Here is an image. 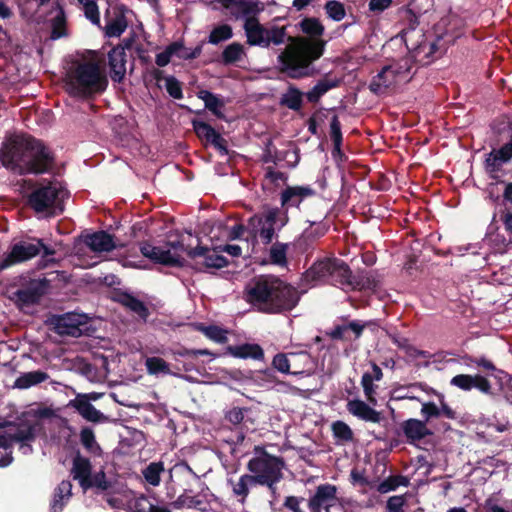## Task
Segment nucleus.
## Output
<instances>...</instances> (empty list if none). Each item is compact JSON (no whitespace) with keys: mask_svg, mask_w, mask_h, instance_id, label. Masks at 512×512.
I'll return each instance as SVG.
<instances>
[{"mask_svg":"<svg viewBox=\"0 0 512 512\" xmlns=\"http://www.w3.org/2000/svg\"><path fill=\"white\" fill-rule=\"evenodd\" d=\"M179 49H177L174 56L183 60L196 59L201 55L202 46L198 45L194 49L186 48L183 43L178 41Z\"/></svg>","mask_w":512,"mask_h":512,"instance_id":"obj_56","label":"nucleus"},{"mask_svg":"<svg viewBox=\"0 0 512 512\" xmlns=\"http://www.w3.org/2000/svg\"><path fill=\"white\" fill-rule=\"evenodd\" d=\"M83 5L84 14L93 24L100 23L99 8L95 0H78Z\"/></svg>","mask_w":512,"mask_h":512,"instance_id":"obj_53","label":"nucleus"},{"mask_svg":"<svg viewBox=\"0 0 512 512\" xmlns=\"http://www.w3.org/2000/svg\"><path fill=\"white\" fill-rule=\"evenodd\" d=\"M330 138L333 142L332 155L335 157L337 154H341V146L343 141L341 122L337 115H334L330 120Z\"/></svg>","mask_w":512,"mask_h":512,"instance_id":"obj_39","label":"nucleus"},{"mask_svg":"<svg viewBox=\"0 0 512 512\" xmlns=\"http://www.w3.org/2000/svg\"><path fill=\"white\" fill-rule=\"evenodd\" d=\"M333 435L336 439L348 442L353 439L351 428L343 421H336L332 424Z\"/></svg>","mask_w":512,"mask_h":512,"instance_id":"obj_51","label":"nucleus"},{"mask_svg":"<svg viewBox=\"0 0 512 512\" xmlns=\"http://www.w3.org/2000/svg\"><path fill=\"white\" fill-rule=\"evenodd\" d=\"M96 398V394L77 395L75 399L70 401L69 405L74 407L81 416H104L90 403L91 399Z\"/></svg>","mask_w":512,"mask_h":512,"instance_id":"obj_32","label":"nucleus"},{"mask_svg":"<svg viewBox=\"0 0 512 512\" xmlns=\"http://www.w3.org/2000/svg\"><path fill=\"white\" fill-rule=\"evenodd\" d=\"M347 409L353 416H379L378 412L364 401L358 399L348 401Z\"/></svg>","mask_w":512,"mask_h":512,"instance_id":"obj_44","label":"nucleus"},{"mask_svg":"<svg viewBox=\"0 0 512 512\" xmlns=\"http://www.w3.org/2000/svg\"><path fill=\"white\" fill-rule=\"evenodd\" d=\"M165 88L173 99L179 100L183 98L182 83L176 77L172 75L165 77Z\"/></svg>","mask_w":512,"mask_h":512,"instance_id":"obj_52","label":"nucleus"},{"mask_svg":"<svg viewBox=\"0 0 512 512\" xmlns=\"http://www.w3.org/2000/svg\"><path fill=\"white\" fill-rule=\"evenodd\" d=\"M325 12L334 21H341L346 16L345 6L337 0H329L324 5Z\"/></svg>","mask_w":512,"mask_h":512,"instance_id":"obj_46","label":"nucleus"},{"mask_svg":"<svg viewBox=\"0 0 512 512\" xmlns=\"http://www.w3.org/2000/svg\"><path fill=\"white\" fill-rule=\"evenodd\" d=\"M80 440L82 445L89 451H93L94 447L97 446L94 432L90 428L86 427L81 430Z\"/></svg>","mask_w":512,"mask_h":512,"instance_id":"obj_61","label":"nucleus"},{"mask_svg":"<svg viewBox=\"0 0 512 512\" xmlns=\"http://www.w3.org/2000/svg\"><path fill=\"white\" fill-rule=\"evenodd\" d=\"M51 38L59 39L67 35L66 30V16L63 9L57 13V15L51 21Z\"/></svg>","mask_w":512,"mask_h":512,"instance_id":"obj_45","label":"nucleus"},{"mask_svg":"<svg viewBox=\"0 0 512 512\" xmlns=\"http://www.w3.org/2000/svg\"><path fill=\"white\" fill-rule=\"evenodd\" d=\"M316 195V191L310 186H287L280 194L281 207L284 209V217L281 222L280 228L288 222L287 211L292 207H299L300 204L307 198Z\"/></svg>","mask_w":512,"mask_h":512,"instance_id":"obj_17","label":"nucleus"},{"mask_svg":"<svg viewBox=\"0 0 512 512\" xmlns=\"http://www.w3.org/2000/svg\"><path fill=\"white\" fill-rule=\"evenodd\" d=\"M201 503L196 497L188 496L186 494L180 495L175 501L171 502V506L174 509L192 508L196 507Z\"/></svg>","mask_w":512,"mask_h":512,"instance_id":"obj_58","label":"nucleus"},{"mask_svg":"<svg viewBox=\"0 0 512 512\" xmlns=\"http://www.w3.org/2000/svg\"><path fill=\"white\" fill-rule=\"evenodd\" d=\"M193 129L201 140H205L206 142H210L217 131L208 123L200 120L192 121Z\"/></svg>","mask_w":512,"mask_h":512,"instance_id":"obj_50","label":"nucleus"},{"mask_svg":"<svg viewBox=\"0 0 512 512\" xmlns=\"http://www.w3.org/2000/svg\"><path fill=\"white\" fill-rule=\"evenodd\" d=\"M341 80L338 78H329L325 76L320 79L315 86L312 87L305 96L310 103H318L321 97L329 90L340 86Z\"/></svg>","mask_w":512,"mask_h":512,"instance_id":"obj_27","label":"nucleus"},{"mask_svg":"<svg viewBox=\"0 0 512 512\" xmlns=\"http://www.w3.org/2000/svg\"><path fill=\"white\" fill-rule=\"evenodd\" d=\"M227 484L231 487L233 496L243 505L247 500L250 489L259 483L251 473H245L238 479L228 478Z\"/></svg>","mask_w":512,"mask_h":512,"instance_id":"obj_23","label":"nucleus"},{"mask_svg":"<svg viewBox=\"0 0 512 512\" xmlns=\"http://www.w3.org/2000/svg\"><path fill=\"white\" fill-rule=\"evenodd\" d=\"M177 49H179L178 41L172 42L169 44L164 51L158 53L156 55L155 62L159 67H164L169 64L171 58L176 53Z\"/></svg>","mask_w":512,"mask_h":512,"instance_id":"obj_54","label":"nucleus"},{"mask_svg":"<svg viewBox=\"0 0 512 512\" xmlns=\"http://www.w3.org/2000/svg\"><path fill=\"white\" fill-rule=\"evenodd\" d=\"M205 336L220 344H224L228 340L226 336V331L216 325H209L205 329Z\"/></svg>","mask_w":512,"mask_h":512,"instance_id":"obj_57","label":"nucleus"},{"mask_svg":"<svg viewBox=\"0 0 512 512\" xmlns=\"http://www.w3.org/2000/svg\"><path fill=\"white\" fill-rule=\"evenodd\" d=\"M49 378V375L41 370L30 371L21 374L14 383V387L19 389H28L32 386L40 384L46 381Z\"/></svg>","mask_w":512,"mask_h":512,"instance_id":"obj_34","label":"nucleus"},{"mask_svg":"<svg viewBox=\"0 0 512 512\" xmlns=\"http://www.w3.org/2000/svg\"><path fill=\"white\" fill-rule=\"evenodd\" d=\"M126 27V19L123 15H120L107 22L105 33L108 37H119L125 31Z\"/></svg>","mask_w":512,"mask_h":512,"instance_id":"obj_48","label":"nucleus"},{"mask_svg":"<svg viewBox=\"0 0 512 512\" xmlns=\"http://www.w3.org/2000/svg\"><path fill=\"white\" fill-rule=\"evenodd\" d=\"M280 214V208L264 206L261 213L248 219L247 228L254 237L258 235L263 244H270L275 236V225L283 220L279 218Z\"/></svg>","mask_w":512,"mask_h":512,"instance_id":"obj_12","label":"nucleus"},{"mask_svg":"<svg viewBox=\"0 0 512 512\" xmlns=\"http://www.w3.org/2000/svg\"><path fill=\"white\" fill-rule=\"evenodd\" d=\"M214 1L220 3L223 8L230 10L233 17H246L244 29L249 45L269 48L271 45L279 46L285 43L286 26L264 27L259 23L256 16L264 10V3L258 0Z\"/></svg>","mask_w":512,"mask_h":512,"instance_id":"obj_4","label":"nucleus"},{"mask_svg":"<svg viewBox=\"0 0 512 512\" xmlns=\"http://www.w3.org/2000/svg\"><path fill=\"white\" fill-rule=\"evenodd\" d=\"M500 220L503 223L505 232L509 236L510 241L512 242V211L504 210L500 214Z\"/></svg>","mask_w":512,"mask_h":512,"instance_id":"obj_63","label":"nucleus"},{"mask_svg":"<svg viewBox=\"0 0 512 512\" xmlns=\"http://www.w3.org/2000/svg\"><path fill=\"white\" fill-rule=\"evenodd\" d=\"M350 290H375L377 287V282L374 277L368 272H361L358 274H353L351 281Z\"/></svg>","mask_w":512,"mask_h":512,"instance_id":"obj_38","label":"nucleus"},{"mask_svg":"<svg viewBox=\"0 0 512 512\" xmlns=\"http://www.w3.org/2000/svg\"><path fill=\"white\" fill-rule=\"evenodd\" d=\"M410 484L409 478L403 475H391L388 478L381 481L376 490L381 494H386L391 491H395L398 487H407Z\"/></svg>","mask_w":512,"mask_h":512,"instance_id":"obj_37","label":"nucleus"},{"mask_svg":"<svg viewBox=\"0 0 512 512\" xmlns=\"http://www.w3.org/2000/svg\"><path fill=\"white\" fill-rule=\"evenodd\" d=\"M64 83L69 95L91 99L106 90L108 79L98 62L82 61L69 68Z\"/></svg>","mask_w":512,"mask_h":512,"instance_id":"obj_5","label":"nucleus"},{"mask_svg":"<svg viewBox=\"0 0 512 512\" xmlns=\"http://www.w3.org/2000/svg\"><path fill=\"white\" fill-rule=\"evenodd\" d=\"M72 484L69 480H63L55 488L53 499L50 503V512H61L72 496Z\"/></svg>","mask_w":512,"mask_h":512,"instance_id":"obj_29","label":"nucleus"},{"mask_svg":"<svg viewBox=\"0 0 512 512\" xmlns=\"http://www.w3.org/2000/svg\"><path fill=\"white\" fill-rule=\"evenodd\" d=\"M430 418H425V421L418 420L416 418H408L401 425L406 442L409 444H416L417 442L424 439L426 436L431 435L432 432L426 425V421Z\"/></svg>","mask_w":512,"mask_h":512,"instance_id":"obj_22","label":"nucleus"},{"mask_svg":"<svg viewBox=\"0 0 512 512\" xmlns=\"http://www.w3.org/2000/svg\"><path fill=\"white\" fill-rule=\"evenodd\" d=\"M245 55L244 47L239 42H233L227 45L221 53L219 61L225 65H234Z\"/></svg>","mask_w":512,"mask_h":512,"instance_id":"obj_35","label":"nucleus"},{"mask_svg":"<svg viewBox=\"0 0 512 512\" xmlns=\"http://www.w3.org/2000/svg\"><path fill=\"white\" fill-rule=\"evenodd\" d=\"M84 243L93 252H110L116 248L113 236L103 230L87 235Z\"/></svg>","mask_w":512,"mask_h":512,"instance_id":"obj_25","label":"nucleus"},{"mask_svg":"<svg viewBox=\"0 0 512 512\" xmlns=\"http://www.w3.org/2000/svg\"><path fill=\"white\" fill-rule=\"evenodd\" d=\"M298 26L306 36H290L288 45L278 55L280 71L291 79H302L314 74L313 63L320 59L327 41L322 39L325 27L318 18L304 17Z\"/></svg>","mask_w":512,"mask_h":512,"instance_id":"obj_1","label":"nucleus"},{"mask_svg":"<svg viewBox=\"0 0 512 512\" xmlns=\"http://www.w3.org/2000/svg\"><path fill=\"white\" fill-rule=\"evenodd\" d=\"M145 366L148 374L150 375H172L169 364L160 357H148L145 361Z\"/></svg>","mask_w":512,"mask_h":512,"instance_id":"obj_42","label":"nucleus"},{"mask_svg":"<svg viewBox=\"0 0 512 512\" xmlns=\"http://www.w3.org/2000/svg\"><path fill=\"white\" fill-rule=\"evenodd\" d=\"M285 461L282 457L272 455L263 446H255L253 456L247 463L248 471L259 484H272L276 478H283Z\"/></svg>","mask_w":512,"mask_h":512,"instance_id":"obj_8","label":"nucleus"},{"mask_svg":"<svg viewBox=\"0 0 512 512\" xmlns=\"http://www.w3.org/2000/svg\"><path fill=\"white\" fill-rule=\"evenodd\" d=\"M227 353L235 358L261 360L264 357V351L258 344L245 343L237 346H228Z\"/></svg>","mask_w":512,"mask_h":512,"instance_id":"obj_28","label":"nucleus"},{"mask_svg":"<svg viewBox=\"0 0 512 512\" xmlns=\"http://www.w3.org/2000/svg\"><path fill=\"white\" fill-rule=\"evenodd\" d=\"M2 165L19 175L44 174L55 164L53 152L45 144L31 136L8 137L0 149Z\"/></svg>","mask_w":512,"mask_h":512,"instance_id":"obj_2","label":"nucleus"},{"mask_svg":"<svg viewBox=\"0 0 512 512\" xmlns=\"http://www.w3.org/2000/svg\"><path fill=\"white\" fill-rule=\"evenodd\" d=\"M303 500H304L303 498H299L296 496H288V497H286L283 505L285 508H287L288 510H291L292 512H304L300 508V503Z\"/></svg>","mask_w":512,"mask_h":512,"instance_id":"obj_64","label":"nucleus"},{"mask_svg":"<svg viewBox=\"0 0 512 512\" xmlns=\"http://www.w3.org/2000/svg\"><path fill=\"white\" fill-rule=\"evenodd\" d=\"M126 51L123 46H115L108 52L110 77L114 82H122L126 74Z\"/></svg>","mask_w":512,"mask_h":512,"instance_id":"obj_21","label":"nucleus"},{"mask_svg":"<svg viewBox=\"0 0 512 512\" xmlns=\"http://www.w3.org/2000/svg\"><path fill=\"white\" fill-rule=\"evenodd\" d=\"M164 471L163 462H151L143 470L142 474L147 483L158 486L161 481V473Z\"/></svg>","mask_w":512,"mask_h":512,"instance_id":"obj_40","label":"nucleus"},{"mask_svg":"<svg viewBox=\"0 0 512 512\" xmlns=\"http://www.w3.org/2000/svg\"><path fill=\"white\" fill-rule=\"evenodd\" d=\"M450 383L461 390L470 391L473 384H475V377L468 374H458L451 379Z\"/></svg>","mask_w":512,"mask_h":512,"instance_id":"obj_55","label":"nucleus"},{"mask_svg":"<svg viewBox=\"0 0 512 512\" xmlns=\"http://www.w3.org/2000/svg\"><path fill=\"white\" fill-rule=\"evenodd\" d=\"M304 95L298 87L290 84L287 91L281 95L279 104L282 107L298 112L302 109Z\"/></svg>","mask_w":512,"mask_h":512,"instance_id":"obj_30","label":"nucleus"},{"mask_svg":"<svg viewBox=\"0 0 512 512\" xmlns=\"http://www.w3.org/2000/svg\"><path fill=\"white\" fill-rule=\"evenodd\" d=\"M41 250H43L44 256L54 254V250L46 246L41 239H38L36 243L21 241L13 244L9 253L0 261V273L11 266L34 258Z\"/></svg>","mask_w":512,"mask_h":512,"instance_id":"obj_13","label":"nucleus"},{"mask_svg":"<svg viewBox=\"0 0 512 512\" xmlns=\"http://www.w3.org/2000/svg\"><path fill=\"white\" fill-rule=\"evenodd\" d=\"M288 245L281 242L274 243L270 248V261L275 265L287 263Z\"/></svg>","mask_w":512,"mask_h":512,"instance_id":"obj_49","label":"nucleus"},{"mask_svg":"<svg viewBox=\"0 0 512 512\" xmlns=\"http://www.w3.org/2000/svg\"><path fill=\"white\" fill-rule=\"evenodd\" d=\"M153 505L145 495H141L134 500L130 508L133 512H150Z\"/></svg>","mask_w":512,"mask_h":512,"instance_id":"obj_60","label":"nucleus"},{"mask_svg":"<svg viewBox=\"0 0 512 512\" xmlns=\"http://www.w3.org/2000/svg\"><path fill=\"white\" fill-rule=\"evenodd\" d=\"M392 0H370L368 7L373 13H381L392 5Z\"/></svg>","mask_w":512,"mask_h":512,"instance_id":"obj_62","label":"nucleus"},{"mask_svg":"<svg viewBox=\"0 0 512 512\" xmlns=\"http://www.w3.org/2000/svg\"><path fill=\"white\" fill-rule=\"evenodd\" d=\"M187 256L194 260V268L198 271L207 269H221L228 266L227 258L217 253L216 249L198 244L193 249H187Z\"/></svg>","mask_w":512,"mask_h":512,"instance_id":"obj_15","label":"nucleus"},{"mask_svg":"<svg viewBox=\"0 0 512 512\" xmlns=\"http://www.w3.org/2000/svg\"><path fill=\"white\" fill-rule=\"evenodd\" d=\"M233 37L232 27L228 24H221L214 27L209 36L208 42L213 45H218L221 42L227 41Z\"/></svg>","mask_w":512,"mask_h":512,"instance_id":"obj_43","label":"nucleus"},{"mask_svg":"<svg viewBox=\"0 0 512 512\" xmlns=\"http://www.w3.org/2000/svg\"><path fill=\"white\" fill-rule=\"evenodd\" d=\"M244 299L258 312L283 314L298 305L300 292L277 276L258 275L246 284Z\"/></svg>","mask_w":512,"mask_h":512,"instance_id":"obj_3","label":"nucleus"},{"mask_svg":"<svg viewBox=\"0 0 512 512\" xmlns=\"http://www.w3.org/2000/svg\"><path fill=\"white\" fill-rule=\"evenodd\" d=\"M304 276L307 282L330 284L350 290L353 273L346 262L332 257L314 262Z\"/></svg>","mask_w":512,"mask_h":512,"instance_id":"obj_6","label":"nucleus"},{"mask_svg":"<svg viewBox=\"0 0 512 512\" xmlns=\"http://www.w3.org/2000/svg\"><path fill=\"white\" fill-rule=\"evenodd\" d=\"M198 98L204 101L205 108L211 111L213 115L219 119H225V115L221 111L225 104L215 94L208 90H201L198 92Z\"/></svg>","mask_w":512,"mask_h":512,"instance_id":"obj_36","label":"nucleus"},{"mask_svg":"<svg viewBox=\"0 0 512 512\" xmlns=\"http://www.w3.org/2000/svg\"><path fill=\"white\" fill-rule=\"evenodd\" d=\"M342 324H337L326 335L332 340L338 341H351L352 339H359L363 334L366 324L361 323L359 320L348 321L347 318L342 319Z\"/></svg>","mask_w":512,"mask_h":512,"instance_id":"obj_19","label":"nucleus"},{"mask_svg":"<svg viewBox=\"0 0 512 512\" xmlns=\"http://www.w3.org/2000/svg\"><path fill=\"white\" fill-rule=\"evenodd\" d=\"M406 500L403 495L391 496L386 503L385 512H404Z\"/></svg>","mask_w":512,"mask_h":512,"instance_id":"obj_59","label":"nucleus"},{"mask_svg":"<svg viewBox=\"0 0 512 512\" xmlns=\"http://www.w3.org/2000/svg\"><path fill=\"white\" fill-rule=\"evenodd\" d=\"M169 248L164 249L162 247L154 246L151 243L145 241L140 244L141 254L151 260L153 263L161 264L168 267H183L184 259L176 254L171 253V249L181 250L187 254V249H193L194 247L185 246L182 241H169L167 242Z\"/></svg>","mask_w":512,"mask_h":512,"instance_id":"obj_11","label":"nucleus"},{"mask_svg":"<svg viewBox=\"0 0 512 512\" xmlns=\"http://www.w3.org/2000/svg\"><path fill=\"white\" fill-rule=\"evenodd\" d=\"M91 469V462L88 458L77 455L73 459V477L79 481L82 488L91 476Z\"/></svg>","mask_w":512,"mask_h":512,"instance_id":"obj_33","label":"nucleus"},{"mask_svg":"<svg viewBox=\"0 0 512 512\" xmlns=\"http://www.w3.org/2000/svg\"><path fill=\"white\" fill-rule=\"evenodd\" d=\"M49 286L50 282L46 278L32 279L27 285L18 289L14 295L21 304L33 305L47 293Z\"/></svg>","mask_w":512,"mask_h":512,"instance_id":"obj_18","label":"nucleus"},{"mask_svg":"<svg viewBox=\"0 0 512 512\" xmlns=\"http://www.w3.org/2000/svg\"><path fill=\"white\" fill-rule=\"evenodd\" d=\"M16 421L3 420L5 429L0 434V449H12L13 442L21 444V447L28 446L31 449L30 442H33L38 432L41 430V424L38 421H29L27 418H15Z\"/></svg>","mask_w":512,"mask_h":512,"instance_id":"obj_9","label":"nucleus"},{"mask_svg":"<svg viewBox=\"0 0 512 512\" xmlns=\"http://www.w3.org/2000/svg\"><path fill=\"white\" fill-rule=\"evenodd\" d=\"M121 303L143 319L149 316V310L144 302L131 294H123Z\"/></svg>","mask_w":512,"mask_h":512,"instance_id":"obj_41","label":"nucleus"},{"mask_svg":"<svg viewBox=\"0 0 512 512\" xmlns=\"http://www.w3.org/2000/svg\"><path fill=\"white\" fill-rule=\"evenodd\" d=\"M54 331L59 335L79 337L90 330V318L86 314L69 312L54 316Z\"/></svg>","mask_w":512,"mask_h":512,"instance_id":"obj_14","label":"nucleus"},{"mask_svg":"<svg viewBox=\"0 0 512 512\" xmlns=\"http://www.w3.org/2000/svg\"><path fill=\"white\" fill-rule=\"evenodd\" d=\"M397 77L390 65L384 66L381 71L375 75L369 84V89L376 95H382L396 83Z\"/></svg>","mask_w":512,"mask_h":512,"instance_id":"obj_24","label":"nucleus"},{"mask_svg":"<svg viewBox=\"0 0 512 512\" xmlns=\"http://www.w3.org/2000/svg\"><path fill=\"white\" fill-rule=\"evenodd\" d=\"M289 356L292 358L299 357L303 359L305 362H309V354L307 352H300V353H289ZM272 366L275 370L284 373V374H299L300 371H291L290 367V359L288 358V354L285 353H278L273 357L272 360Z\"/></svg>","mask_w":512,"mask_h":512,"instance_id":"obj_31","label":"nucleus"},{"mask_svg":"<svg viewBox=\"0 0 512 512\" xmlns=\"http://www.w3.org/2000/svg\"><path fill=\"white\" fill-rule=\"evenodd\" d=\"M405 44L409 50L408 54L390 65L397 78L405 77L410 74L412 67L418 61L417 58L421 52L428 50L426 57H429L436 50V44L428 42L425 39L419 42L417 46L412 48L408 45L407 41H405Z\"/></svg>","mask_w":512,"mask_h":512,"instance_id":"obj_16","label":"nucleus"},{"mask_svg":"<svg viewBox=\"0 0 512 512\" xmlns=\"http://www.w3.org/2000/svg\"><path fill=\"white\" fill-rule=\"evenodd\" d=\"M68 191L56 183L36 187L28 196L27 203L37 214L54 217L64 211V200Z\"/></svg>","mask_w":512,"mask_h":512,"instance_id":"obj_7","label":"nucleus"},{"mask_svg":"<svg viewBox=\"0 0 512 512\" xmlns=\"http://www.w3.org/2000/svg\"><path fill=\"white\" fill-rule=\"evenodd\" d=\"M501 128L509 138V141L500 148H493L488 154H486L484 160V169L488 174L489 178L495 180L498 183H504L501 180L505 176L506 172L503 168L504 164L508 163L512 159V122L502 123Z\"/></svg>","mask_w":512,"mask_h":512,"instance_id":"obj_10","label":"nucleus"},{"mask_svg":"<svg viewBox=\"0 0 512 512\" xmlns=\"http://www.w3.org/2000/svg\"><path fill=\"white\" fill-rule=\"evenodd\" d=\"M93 487L101 491H107L112 487V483L107 480L105 472L101 470L100 472L90 476L86 484L83 486V489L87 490Z\"/></svg>","mask_w":512,"mask_h":512,"instance_id":"obj_47","label":"nucleus"},{"mask_svg":"<svg viewBox=\"0 0 512 512\" xmlns=\"http://www.w3.org/2000/svg\"><path fill=\"white\" fill-rule=\"evenodd\" d=\"M337 487L332 484H321L317 486L315 494L308 501L311 512H321L322 508L332 506L337 500Z\"/></svg>","mask_w":512,"mask_h":512,"instance_id":"obj_20","label":"nucleus"},{"mask_svg":"<svg viewBox=\"0 0 512 512\" xmlns=\"http://www.w3.org/2000/svg\"><path fill=\"white\" fill-rule=\"evenodd\" d=\"M371 368H372V372H365L362 375L361 385L363 387L364 394H365L367 400L370 403L375 404L376 399H375L374 395L376 393L375 389L377 388V386L374 385L373 382L380 381L383 378V372H382V369L375 362H371Z\"/></svg>","mask_w":512,"mask_h":512,"instance_id":"obj_26","label":"nucleus"}]
</instances>
